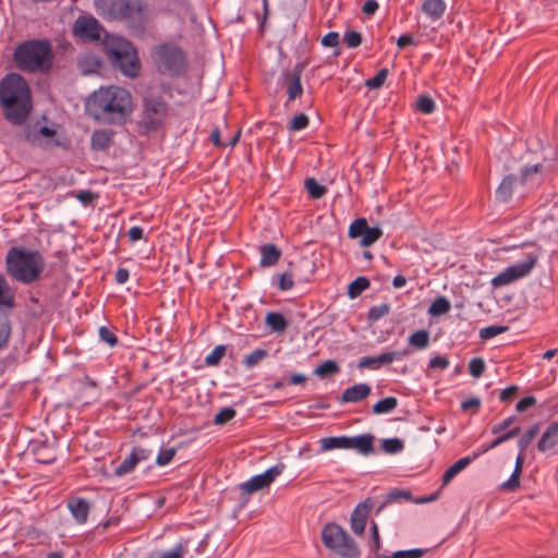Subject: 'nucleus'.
<instances>
[{
	"instance_id": "f257e3e1",
	"label": "nucleus",
	"mask_w": 558,
	"mask_h": 558,
	"mask_svg": "<svg viewBox=\"0 0 558 558\" xmlns=\"http://www.w3.org/2000/svg\"><path fill=\"white\" fill-rule=\"evenodd\" d=\"M94 119L120 123L133 111L131 94L121 87L108 86L94 92L86 102Z\"/></svg>"
},
{
	"instance_id": "f03ea898",
	"label": "nucleus",
	"mask_w": 558,
	"mask_h": 558,
	"mask_svg": "<svg viewBox=\"0 0 558 558\" xmlns=\"http://www.w3.org/2000/svg\"><path fill=\"white\" fill-rule=\"evenodd\" d=\"M0 104L4 117L13 124L23 123L32 110L31 92L26 81L10 72L0 84Z\"/></svg>"
},
{
	"instance_id": "7ed1b4c3",
	"label": "nucleus",
	"mask_w": 558,
	"mask_h": 558,
	"mask_svg": "<svg viewBox=\"0 0 558 558\" xmlns=\"http://www.w3.org/2000/svg\"><path fill=\"white\" fill-rule=\"evenodd\" d=\"M5 263L8 274L26 284L38 280L45 268L40 253L28 248L12 247Z\"/></svg>"
},
{
	"instance_id": "20e7f679",
	"label": "nucleus",
	"mask_w": 558,
	"mask_h": 558,
	"mask_svg": "<svg viewBox=\"0 0 558 558\" xmlns=\"http://www.w3.org/2000/svg\"><path fill=\"white\" fill-rule=\"evenodd\" d=\"M54 59L52 45L48 39H31L14 50V61L20 70H51Z\"/></svg>"
},
{
	"instance_id": "39448f33",
	"label": "nucleus",
	"mask_w": 558,
	"mask_h": 558,
	"mask_svg": "<svg viewBox=\"0 0 558 558\" xmlns=\"http://www.w3.org/2000/svg\"><path fill=\"white\" fill-rule=\"evenodd\" d=\"M107 57L120 70H140L141 60L134 45L119 36H108L104 43Z\"/></svg>"
},
{
	"instance_id": "423d86ee",
	"label": "nucleus",
	"mask_w": 558,
	"mask_h": 558,
	"mask_svg": "<svg viewBox=\"0 0 558 558\" xmlns=\"http://www.w3.org/2000/svg\"><path fill=\"white\" fill-rule=\"evenodd\" d=\"M324 546L342 558H359L361 550L348 532L336 523H328L322 530Z\"/></svg>"
},
{
	"instance_id": "0eeeda50",
	"label": "nucleus",
	"mask_w": 558,
	"mask_h": 558,
	"mask_svg": "<svg viewBox=\"0 0 558 558\" xmlns=\"http://www.w3.org/2000/svg\"><path fill=\"white\" fill-rule=\"evenodd\" d=\"M150 57L156 66L165 68V70H182L186 66L185 52L173 43L154 47Z\"/></svg>"
},
{
	"instance_id": "6e6552de",
	"label": "nucleus",
	"mask_w": 558,
	"mask_h": 558,
	"mask_svg": "<svg viewBox=\"0 0 558 558\" xmlns=\"http://www.w3.org/2000/svg\"><path fill=\"white\" fill-rule=\"evenodd\" d=\"M167 118V104L160 98L146 97L144 99L142 118L138 123L143 133L157 131Z\"/></svg>"
},
{
	"instance_id": "1a4fd4ad",
	"label": "nucleus",
	"mask_w": 558,
	"mask_h": 558,
	"mask_svg": "<svg viewBox=\"0 0 558 558\" xmlns=\"http://www.w3.org/2000/svg\"><path fill=\"white\" fill-rule=\"evenodd\" d=\"M537 255L529 253L523 260L517 262L492 279L495 288L504 287L527 276L537 262Z\"/></svg>"
},
{
	"instance_id": "9d476101",
	"label": "nucleus",
	"mask_w": 558,
	"mask_h": 558,
	"mask_svg": "<svg viewBox=\"0 0 558 558\" xmlns=\"http://www.w3.org/2000/svg\"><path fill=\"white\" fill-rule=\"evenodd\" d=\"M120 21H128L132 27L144 31L147 22V8L143 0H123L119 9Z\"/></svg>"
},
{
	"instance_id": "9b49d317",
	"label": "nucleus",
	"mask_w": 558,
	"mask_h": 558,
	"mask_svg": "<svg viewBox=\"0 0 558 558\" xmlns=\"http://www.w3.org/2000/svg\"><path fill=\"white\" fill-rule=\"evenodd\" d=\"M283 470L284 464L278 463L266 470L264 473L257 474L251 477L248 481L242 483L240 485V489L246 495L262 490L268 487L283 472Z\"/></svg>"
},
{
	"instance_id": "f8f14e48",
	"label": "nucleus",
	"mask_w": 558,
	"mask_h": 558,
	"mask_svg": "<svg viewBox=\"0 0 558 558\" xmlns=\"http://www.w3.org/2000/svg\"><path fill=\"white\" fill-rule=\"evenodd\" d=\"M348 235L351 239L361 238L360 245L367 247L379 240L383 231L378 227H369L365 218H359L350 225Z\"/></svg>"
},
{
	"instance_id": "ddd939ff",
	"label": "nucleus",
	"mask_w": 558,
	"mask_h": 558,
	"mask_svg": "<svg viewBox=\"0 0 558 558\" xmlns=\"http://www.w3.org/2000/svg\"><path fill=\"white\" fill-rule=\"evenodd\" d=\"M102 26L94 16H78L73 25V34L82 39L99 40Z\"/></svg>"
},
{
	"instance_id": "4468645a",
	"label": "nucleus",
	"mask_w": 558,
	"mask_h": 558,
	"mask_svg": "<svg viewBox=\"0 0 558 558\" xmlns=\"http://www.w3.org/2000/svg\"><path fill=\"white\" fill-rule=\"evenodd\" d=\"M153 454V451L142 447H135L131 453L119 464L114 470L116 476H124L134 471L136 465L143 461L148 460Z\"/></svg>"
},
{
	"instance_id": "2eb2a0df",
	"label": "nucleus",
	"mask_w": 558,
	"mask_h": 558,
	"mask_svg": "<svg viewBox=\"0 0 558 558\" xmlns=\"http://www.w3.org/2000/svg\"><path fill=\"white\" fill-rule=\"evenodd\" d=\"M374 507L375 500L373 498H366L354 508L350 518V525L355 534L362 535L364 533L367 518Z\"/></svg>"
},
{
	"instance_id": "dca6fc26",
	"label": "nucleus",
	"mask_w": 558,
	"mask_h": 558,
	"mask_svg": "<svg viewBox=\"0 0 558 558\" xmlns=\"http://www.w3.org/2000/svg\"><path fill=\"white\" fill-rule=\"evenodd\" d=\"M409 354L408 350L384 352L377 356H364L359 361L360 368L378 369L384 365L391 364L397 360H401Z\"/></svg>"
},
{
	"instance_id": "f3484780",
	"label": "nucleus",
	"mask_w": 558,
	"mask_h": 558,
	"mask_svg": "<svg viewBox=\"0 0 558 558\" xmlns=\"http://www.w3.org/2000/svg\"><path fill=\"white\" fill-rule=\"evenodd\" d=\"M282 83L286 86L288 94L286 106H288L290 101H294L296 98L302 96L303 86L298 72H284L282 75Z\"/></svg>"
},
{
	"instance_id": "a211bd4d",
	"label": "nucleus",
	"mask_w": 558,
	"mask_h": 558,
	"mask_svg": "<svg viewBox=\"0 0 558 558\" xmlns=\"http://www.w3.org/2000/svg\"><path fill=\"white\" fill-rule=\"evenodd\" d=\"M348 449H353L363 456H368L374 452V436L371 434H363L349 437Z\"/></svg>"
},
{
	"instance_id": "6ab92c4d",
	"label": "nucleus",
	"mask_w": 558,
	"mask_h": 558,
	"mask_svg": "<svg viewBox=\"0 0 558 558\" xmlns=\"http://www.w3.org/2000/svg\"><path fill=\"white\" fill-rule=\"evenodd\" d=\"M478 458V453L463 457L450 465L442 475V485H448L460 472L465 470L474 460Z\"/></svg>"
},
{
	"instance_id": "aec40b11",
	"label": "nucleus",
	"mask_w": 558,
	"mask_h": 558,
	"mask_svg": "<svg viewBox=\"0 0 558 558\" xmlns=\"http://www.w3.org/2000/svg\"><path fill=\"white\" fill-rule=\"evenodd\" d=\"M371 387L367 384H356L343 390L341 396L342 402H360L368 397Z\"/></svg>"
},
{
	"instance_id": "412c9836",
	"label": "nucleus",
	"mask_w": 558,
	"mask_h": 558,
	"mask_svg": "<svg viewBox=\"0 0 558 558\" xmlns=\"http://www.w3.org/2000/svg\"><path fill=\"white\" fill-rule=\"evenodd\" d=\"M123 0H98L96 2L97 12L107 20H119L120 7H122Z\"/></svg>"
},
{
	"instance_id": "4be33fe9",
	"label": "nucleus",
	"mask_w": 558,
	"mask_h": 558,
	"mask_svg": "<svg viewBox=\"0 0 558 558\" xmlns=\"http://www.w3.org/2000/svg\"><path fill=\"white\" fill-rule=\"evenodd\" d=\"M68 508L77 523L83 524L87 521L89 505L86 499L73 498L69 500Z\"/></svg>"
},
{
	"instance_id": "5701e85b",
	"label": "nucleus",
	"mask_w": 558,
	"mask_h": 558,
	"mask_svg": "<svg viewBox=\"0 0 558 558\" xmlns=\"http://www.w3.org/2000/svg\"><path fill=\"white\" fill-rule=\"evenodd\" d=\"M523 463H524V451L519 450V454L517 456V459H515L514 470H513L510 478L500 485L501 489L512 492V490H515L520 486V476L522 473Z\"/></svg>"
},
{
	"instance_id": "b1692460",
	"label": "nucleus",
	"mask_w": 558,
	"mask_h": 558,
	"mask_svg": "<svg viewBox=\"0 0 558 558\" xmlns=\"http://www.w3.org/2000/svg\"><path fill=\"white\" fill-rule=\"evenodd\" d=\"M519 179L514 174L507 175L496 190V198L499 202L507 203L511 199L515 184Z\"/></svg>"
},
{
	"instance_id": "393cba45",
	"label": "nucleus",
	"mask_w": 558,
	"mask_h": 558,
	"mask_svg": "<svg viewBox=\"0 0 558 558\" xmlns=\"http://www.w3.org/2000/svg\"><path fill=\"white\" fill-rule=\"evenodd\" d=\"M558 445V423L550 425L542 435L537 448L539 451L545 452Z\"/></svg>"
},
{
	"instance_id": "a878e982",
	"label": "nucleus",
	"mask_w": 558,
	"mask_h": 558,
	"mask_svg": "<svg viewBox=\"0 0 558 558\" xmlns=\"http://www.w3.org/2000/svg\"><path fill=\"white\" fill-rule=\"evenodd\" d=\"M260 266L270 267L274 266L280 258L281 252L274 244H266L260 246Z\"/></svg>"
},
{
	"instance_id": "bb28decb",
	"label": "nucleus",
	"mask_w": 558,
	"mask_h": 558,
	"mask_svg": "<svg viewBox=\"0 0 558 558\" xmlns=\"http://www.w3.org/2000/svg\"><path fill=\"white\" fill-rule=\"evenodd\" d=\"M446 10V3L442 0H426L422 4V11L432 20H439Z\"/></svg>"
},
{
	"instance_id": "cd10ccee",
	"label": "nucleus",
	"mask_w": 558,
	"mask_h": 558,
	"mask_svg": "<svg viewBox=\"0 0 558 558\" xmlns=\"http://www.w3.org/2000/svg\"><path fill=\"white\" fill-rule=\"evenodd\" d=\"M111 132L107 130H96L92 134L90 145L95 150H105L111 143Z\"/></svg>"
},
{
	"instance_id": "c85d7f7f",
	"label": "nucleus",
	"mask_w": 558,
	"mask_h": 558,
	"mask_svg": "<svg viewBox=\"0 0 558 558\" xmlns=\"http://www.w3.org/2000/svg\"><path fill=\"white\" fill-rule=\"evenodd\" d=\"M348 436L325 437L319 440L320 450L348 449Z\"/></svg>"
},
{
	"instance_id": "c756f323",
	"label": "nucleus",
	"mask_w": 558,
	"mask_h": 558,
	"mask_svg": "<svg viewBox=\"0 0 558 558\" xmlns=\"http://www.w3.org/2000/svg\"><path fill=\"white\" fill-rule=\"evenodd\" d=\"M266 325L276 332H282L288 327V322L284 316L280 313L270 312L265 318Z\"/></svg>"
},
{
	"instance_id": "7c9ffc66",
	"label": "nucleus",
	"mask_w": 558,
	"mask_h": 558,
	"mask_svg": "<svg viewBox=\"0 0 558 558\" xmlns=\"http://www.w3.org/2000/svg\"><path fill=\"white\" fill-rule=\"evenodd\" d=\"M0 305L12 307L14 305V292L0 274Z\"/></svg>"
},
{
	"instance_id": "2f4dec72",
	"label": "nucleus",
	"mask_w": 558,
	"mask_h": 558,
	"mask_svg": "<svg viewBox=\"0 0 558 558\" xmlns=\"http://www.w3.org/2000/svg\"><path fill=\"white\" fill-rule=\"evenodd\" d=\"M409 344L415 349L423 350L429 344V332L427 330H416L409 339Z\"/></svg>"
},
{
	"instance_id": "473e14b6",
	"label": "nucleus",
	"mask_w": 558,
	"mask_h": 558,
	"mask_svg": "<svg viewBox=\"0 0 558 558\" xmlns=\"http://www.w3.org/2000/svg\"><path fill=\"white\" fill-rule=\"evenodd\" d=\"M451 308V304L445 296L437 298L428 308L432 316H440L447 314Z\"/></svg>"
},
{
	"instance_id": "72a5a7b5",
	"label": "nucleus",
	"mask_w": 558,
	"mask_h": 558,
	"mask_svg": "<svg viewBox=\"0 0 558 558\" xmlns=\"http://www.w3.org/2000/svg\"><path fill=\"white\" fill-rule=\"evenodd\" d=\"M398 405V400L395 397H387L379 400L373 405V412L376 414H384L393 411Z\"/></svg>"
},
{
	"instance_id": "f704fd0d",
	"label": "nucleus",
	"mask_w": 558,
	"mask_h": 558,
	"mask_svg": "<svg viewBox=\"0 0 558 558\" xmlns=\"http://www.w3.org/2000/svg\"><path fill=\"white\" fill-rule=\"evenodd\" d=\"M369 286V281L365 277H359L353 280L348 288V295L351 299L359 296Z\"/></svg>"
},
{
	"instance_id": "c9c22d12",
	"label": "nucleus",
	"mask_w": 558,
	"mask_h": 558,
	"mask_svg": "<svg viewBox=\"0 0 558 558\" xmlns=\"http://www.w3.org/2000/svg\"><path fill=\"white\" fill-rule=\"evenodd\" d=\"M305 187L311 197L315 199L322 198L327 192V189L319 184L314 178L305 180Z\"/></svg>"
},
{
	"instance_id": "e433bc0d",
	"label": "nucleus",
	"mask_w": 558,
	"mask_h": 558,
	"mask_svg": "<svg viewBox=\"0 0 558 558\" xmlns=\"http://www.w3.org/2000/svg\"><path fill=\"white\" fill-rule=\"evenodd\" d=\"M381 449L388 454H396L403 450V441L399 438L384 439L380 444Z\"/></svg>"
},
{
	"instance_id": "4c0bfd02",
	"label": "nucleus",
	"mask_w": 558,
	"mask_h": 558,
	"mask_svg": "<svg viewBox=\"0 0 558 558\" xmlns=\"http://www.w3.org/2000/svg\"><path fill=\"white\" fill-rule=\"evenodd\" d=\"M339 372V366L338 364L332 361V360H328V361H325L324 363H322L320 365H318L314 373L319 376V377H327V376H330V375H333V374H337Z\"/></svg>"
},
{
	"instance_id": "58836bf2",
	"label": "nucleus",
	"mask_w": 558,
	"mask_h": 558,
	"mask_svg": "<svg viewBox=\"0 0 558 558\" xmlns=\"http://www.w3.org/2000/svg\"><path fill=\"white\" fill-rule=\"evenodd\" d=\"M539 428L537 425H533L529 428L518 440V447L520 451H525L526 448L531 445L534 438L537 436Z\"/></svg>"
},
{
	"instance_id": "ea45409f",
	"label": "nucleus",
	"mask_w": 558,
	"mask_h": 558,
	"mask_svg": "<svg viewBox=\"0 0 558 558\" xmlns=\"http://www.w3.org/2000/svg\"><path fill=\"white\" fill-rule=\"evenodd\" d=\"M226 354V347L223 344L217 345L214 350L206 355L205 364L207 366H216L220 363Z\"/></svg>"
},
{
	"instance_id": "a19ab883",
	"label": "nucleus",
	"mask_w": 558,
	"mask_h": 558,
	"mask_svg": "<svg viewBox=\"0 0 558 558\" xmlns=\"http://www.w3.org/2000/svg\"><path fill=\"white\" fill-rule=\"evenodd\" d=\"M508 330L507 326L492 325L484 327L480 330V338L483 340H489L498 335H501Z\"/></svg>"
},
{
	"instance_id": "79ce46f5",
	"label": "nucleus",
	"mask_w": 558,
	"mask_h": 558,
	"mask_svg": "<svg viewBox=\"0 0 558 558\" xmlns=\"http://www.w3.org/2000/svg\"><path fill=\"white\" fill-rule=\"evenodd\" d=\"M11 333V327L8 317L0 312V350L7 344Z\"/></svg>"
},
{
	"instance_id": "37998d69",
	"label": "nucleus",
	"mask_w": 558,
	"mask_h": 558,
	"mask_svg": "<svg viewBox=\"0 0 558 558\" xmlns=\"http://www.w3.org/2000/svg\"><path fill=\"white\" fill-rule=\"evenodd\" d=\"M266 355L267 352L265 350L256 349L244 357L243 363L246 367L251 368L262 362Z\"/></svg>"
},
{
	"instance_id": "c03bdc74",
	"label": "nucleus",
	"mask_w": 558,
	"mask_h": 558,
	"mask_svg": "<svg viewBox=\"0 0 558 558\" xmlns=\"http://www.w3.org/2000/svg\"><path fill=\"white\" fill-rule=\"evenodd\" d=\"M416 108L418 111L423 113L430 114L435 110V102L430 97L426 95H421L417 98Z\"/></svg>"
},
{
	"instance_id": "a18cd8bd",
	"label": "nucleus",
	"mask_w": 558,
	"mask_h": 558,
	"mask_svg": "<svg viewBox=\"0 0 558 558\" xmlns=\"http://www.w3.org/2000/svg\"><path fill=\"white\" fill-rule=\"evenodd\" d=\"M310 119L305 113L296 114L289 123V130L296 132L302 131L308 126Z\"/></svg>"
},
{
	"instance_id": "49530a36",
	"label": "nucleus",
	"mask_w": 558,
	"mask_h": 558,
	"mask_svg": "<svg viewBox=\"0 0 558 558\" xmlns=\"http://www.w3.org/2000/svg\"><path fill=\"white\" fill-rule=\"evenodd\" d=\"M469 371L473 377H481L485 371L484 360L482 357H473L469 363Z\"/></svg>"
},
{
	"instance_id": "de8ad7c7",
	"label": "nucleus",
	"mask_w": 558,
	"mask_h": 558,
	"mask_svg": "<svg viewBox=\"0 0 558 558\" xmlns=\"http://www.w3.org/2000/svg\"><path fill=\"white\" fill-rule=\"evenodd\" d=\"M235 416V410L232 408H222L216 415H215V424L217 425H223L231 421Z\"/></svg>"
},
{
	"instance_id": "09e8293b",
	"label": "nucleus",
	"mask_w": 558,
	"mask_h": 558,
	"mask_svg": "<svg viewBox=\"0 0 558 558\" xmlns=\"http://www.w3.org/2000/svg\"><path fill=\"white\" fill-rule=\"evenodd\" d=\"M177 450L174 448H168L161 450L156 457V464L159 466L168 465L175 456Z\"/></svg>"
},
{
	"instance_id": "8fccbe9b",
	"label": "nucleus",
	"mask_w": 558,
	"mask_h": 558,
	"mask_svg": "<svg viewBox=\"0 0 558 558\" xmlns=\"http://www.w3.org/2000/svg\"><path fill=\"white\" fill-rule=\"evenodd\" d=\"M343 43L349 48H356L362 43V36L359 32H355V31L347 32L343 36Z\"/></svg>"
},
{
	"instance_id": "3c124183",
	"label": "nucleus",
	"mask_w": 558,
	"mask_h": 558,
	"mask_svg": "<svg viewBox=\"0 0 558 558\" xmlns=\"http://www.w3.org/2000/svg\"><path fill=\"white\" fill-rule=\"evenodd\" d=\"M387 73L388 72H377L376 76L364 82L365 86L371 89L380 88L387 80Z\"/></svg>"
},
{
	"instance_id": "603ef678",
	"label": "nucleus",
	"mask_w": 558,
	"mask_h": 558,
	"mask_svg": "<svg viewBox=\"0 0 558 558\" xmlns=\"http://www.w3.org/2000/svg\"><path fill=\"white\" fill-rule=\"evenodd\" d=\"M99 337L104 342L108 343L110 347H114L118 342L117 336L105 326L99 328Z\"/></svg>"
},
{
	"instance_id": "864d4df0",
	"label": "nucleus",
	"mask_w": 558,
	"mask_h": 558,
	"mask_svg": "<svg viewBox=\"0 0 558 558\" xmlns=\"http://www.w3.org/2000/svg\"><path fill=\"white\" fill-rule=\"evenodd\" d=\"M56 131L48 126H40L37 131L27 134V138L31 141H37L40 136L52 137Z\"/></svg>"
},
{
	"instance_id": "5fc2aeb1",
	"label": "nucleus",
	"mask_w": 558,
	"mask_h": 558,
	"mask_svg": "<svg viewBox=\"0 0 558 558\" xmlns=\"http://www.w3.org/2000/svg\"><path fill=\"white\" fill-rule=\"evenodd\" d=\"M424 554L422 549H409L396 551L391 558H421Z\"/></svg>"
},
{
	"instance_id": "6e6d98bb",
	"label": "nucleus",
	"mask_w": 558,
	"mask_h": 558,
	"mask_svg": "<svg viewBox=\"0 0 558 558\" xmlns=\"http://www.w3.org/2000/svg\"><path fill=\"white\" fill-rule=\"evenodd\" d=\"M186 553L185 547L182 544H178L174 548L171 550L165 551L160 558H183L184 554Z\"/></svg>"
},
{
	"instance_id": "4d7b16f0",
	"label": "nucleus",
	"mask_w": 558,
	"mask_h": 558,
	"mask_svg": "<svg viewBox=\"0 0 558 558\" xmlns=\"http://www.w3.org/2000/svg\"><path fill=\"white\" fill-rule=\"evenodd\" d=\"M340 36L337 32H329L322 38V45L325 47H337L339 45Z\"/></svg>"
},
{
	"instance_id": "13d9d810",
	"label": "nucleus",
	"mask_w": 558,
	"mask_h": 558,
	"mask_svg": "<svg viewBox=\"0 0 558 558\" xmlns=\"http://www.w3.org/2000/svg\"><path fill=\"white\" fill-rule=\"evenodd\" d=\"M506 440L504 439V436L500 435L499 437H497L496 439H494L493 441H490L489 444L487 445H483L481 448L477 449V451H475L474 453H478V457L486 453L487 451L498 447L499 445L504 444Z\"/></svg>"
},
{
	"instance_id": "bf43d9fd",
	"label": "nucleus",
	"mask_w": 558,
	"mask_h": 558,
	"mask_svg": "<svg viewBox=\"0 0 558 558\" xmlns=\"http://www.w3.org/2000/svg\"><path fill=\"white\" fill-rule=\"evenodd\" d=\"M293 276L290 272H283L279 279V289L281 291H288L293 287Z\"/></svg>"
},
{
	"instance_id": "052dcab7",
	"label": "nucleus",
	"mask_w": 558,
	"mask_h": 558,
	"mask_svg": "<svg viewBox=\"0 0 558 558\" xmlns=\"http://www.w3.org/2000/svg\"><path fill=\"white\" fill-rule=\"evenodd\" d=\"M388 501H398V500H401V499H404V500H410L411 499V493L409 490H400V489H395L392 492H390L388 495Z\"/></svg>"
},
{
	"instance_id": "680f3d73",
	"label": "nucleus",
	"mask_w": 558,
	"mask_h": 558,
	"mask_svg": "<svg viewBox=\"0 0 558 558\" xmlns=\"http://www.w3.org/2000/svg\"><path fill=\"white\" fill-rule=\"evenodd\" d=\"M428 365L430 368L446 369L449 366V360L445 356L437 355L429 360Z\"/></svg>"
},
{
	"instance_id": "e2e57ef3",
	"label": "nucleus",
	"mask_w": 558,
	"mask_h": 558,
	"mask_svg": "<svg viewBox=\"0 0 558 558\" xmlns=\"http://www.w3.org/2000/svg\"><path fill=\"white\" fill-rule=\"evenodd\" d=\"M536 403V399L532 396L522 398L515 405L517 411L523 412Z\"/></svg>"
},
{
	"instance_id": "0e129e2a",
	"label": "nucleus",
	"mask_w": 558,
	"mask_h": 558,
	"mask_svg": "<svg viewBox=\"0 0 558 558\" xmlns=\"http://www.w3.org/2000/svg\"><path fill=\"white\" fill-rule=\"evenodd\" d=\"M128 236L131 242L140 241L144 238V230L138 226H134L128 231Z\"/></svg>"
},
{
	"instance_id": "69168bd1",
	"label": "nucleus",
	"mask_w": 558,
	"mask_h": 558,
	"mask_svg": "<svg viewBox=\"0 0 558 558\" xmlns=\"http://www.w3.org/2000/svg\"><path fill=\"white\" fill-rule=\"evenodd\" d=\"M519 387L513 385L504 389L499 396V399L504 402L511 400L518 392Z\"/></svg>"
},
{
	"instance_id": "338daca9",
	"label": "nucleus",
	"mask_w": 558,
	"mask_h": 558,
	"mask_svg": "<svg viewBox=\"0 0 558 558\" xmlns=\"http://www.w3.org/2000/svg\"><path fill=\"white\" fill-rule=\"evenodd\" d=\"M513 421H514L513 416H510V417L504 420L502 422H500L492 427V433L494 435L500 434L501 432L507 429L513 423Z\"/></svg>"
},
{
	"instance_id": "774afa93",
	"label": "nucleus",
	"mask_w": 558,
	"mask_h": 558,
	"mask_svg": "<svg viewBox=\"0 0 558 558\" xmlns=\"http://www.w3.org/2000/svg\"><path fill=\"white\" fill-rule=\"evenodd\" d=\"M542 170V165H533L530 167H524L521 171V180L525 181L531 174L538 173Z\"/></svg>"
}]
</instances>
